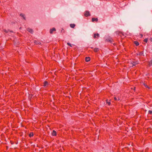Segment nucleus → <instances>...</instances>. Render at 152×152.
I'll list each match as a JSON object with an SVG mask.
<instances>
[{
  "mask_svg": "<svg viewBox=\"0 0 152 152\" xmlns=\"http://www.w3.org/2000/svg\"><path fill=\"white\" fill-rule=\"evenodd\" d=\"M56 31V28L53 27L52 28L50 29V33L51 34H52L53 33V31Z\"/></svg>",
  "mask_w": 152,
  "mask_h": 152,
  "instance_id": "nucleus-1",
  "label": "nucleus"
},
{
  "mask_svg": "<svg viewBox=\"0 0 152 152\" xmlns=\"http://www.w3.org/2000/svg\"><path fill=\"white\" fill-rule=\"evenodd\" d=\"M27 30L28 31L32 34H33V33L34 31L32 29L28 28L27 29Z\"/></svg>",
  "mask_w": 152,
  "mask_h": 152,
  "instance_id": "nucleus-2",
  "label": "nucleus"
},
{
  "mask_svg": "<svg viewBox=\"0 0 152 152\" xmlns=\"http://www.w3.org/2000/svg\"><path fill=\"white\" fill-rule=\"evenodd\" d=\"M84 15H85V16L86 17L90 15V14L89 13V12H88V11H86L85 12Z\"/></svg>",
  "mask_w": 152,
  "mask_h": 152,
  "instance_id": "nucleus-3",
  "label": "nucleus"
},
{
  "mask_svg": "<svg viewBox=\"0 0 152 152\" xmlns=\"http://www.w3.org/2000/svg\"><path fill=\"white\" fill-rule=\"evenodd\" d=\"M106 40L107 41H109L110 42H111L112 41V39L110 38H108L107 39H106Z\"/></svg>",
  "mask_w": 152,
  "mask_h": 152,
  "instance_id": "nucleus-4",
  "label": "nucleus"
},
{
  "mask_svg": "<svg viewBox=\"0 0 152 152\" xmlns=\"http://www.w3.org/2000/svg\"><path fill=\"white\" fill-rule=\"evenodd\" d=\"M85 60L87 62L89 61L90 60V58L89 57H86L85 58Z\"/></svg>",
  "mask_w": 152,
  "mask_h": 152,
  "instance_id": "nucleus-5",
  "label": "nucleus"
},
{
  "mask_svg": "<svg viewBox=\"0 0 152 152\" xmlns=\"http://www.w3.org/2000/svg\"><path fill=\"white\" fill-rule=\"evenodd\" d=\"M98 20V19L97 18H92V22H94L95 21H97Z\"/></svg>",
  "mask_w": 152,
  "mask_h": 152,
  "instance_id": "nucleus-6",
  "label": "nucleus"
},
{
  "mask_svg": "<svg viewBox=\"0 0 152 152\" xmlns=\"http://www.w3.org/2000/svg\"><path fill=\"white\" fill-rule=\"evenodd\" d=\"M56 132L54 130H53V132L52 133V135L53 136H56Z\"/></svg>",
  "mask_w": 152,
  "mask_h": 152,
  "instance_id": "nucleus-7",
  "label": "nucleus"
},
{
  "mask_svg": "<svg viewBox=\"0 0 152 152\" xmlns=\"http://www.w3.org/2000/svg\"><path fill=\"white\" fill-rule=\"evenodd\" d=\"M138 63L137 62L133 61L132 63V66H135L136 64H137Z\"/></svg>",
  "mask_w": 152,
  "mask_h": 152,
  "instance_id": "nucleus-8",
  "label": "nucleus"
},
{
  "mask_svg": "<svg viewBox=\"0 0 152 152\" xmlns=\"http://www.w3.org/2000/svg\"><path fill=\"white\" fill-rule=\"evenodd\" d=\"M75 25L74 24H70V26L72 28H74Z\"/></svg>",
  "mask_w": 152,
  "mask_h": 152,
  "instance_id": "nucleus-9",
  "label": "nucleus"
},
{
  "mask_svg": "<svg viewBox=\"0 0 152 152\" xmlns=\"http://www.w3.org/2000/svg\"><path fill=\"white\" fill-rule=\"evenodd\" d=\"M139 55L140 56H145V55L144 54L143 52H140L139 53Z\"/></svg>",
  "mask_w": 152,
  "mask_h": 152,
  "instance_id": "nucleus-10",
  "label": "nucleus"
},
{
  "mask_svg": "<svg viewBox=\"0 0 152 152\" xmlns=\"http://www.w3.org/2000/svg\"><path fill=\"white\" fill-rule=\"evenodd\" d=\"M34 135V134H33V132H31V133H30L29 134V136L30 137H32Z\"/></svg>",
  "mask_w": 152,
  "mask_h": 152,
  "instance_id": "nucleus-11",
  "label": "nucleus"
},
{
  "mask_svg": "<svg viewBox=\"0 0 152 152\" xmlns=\"http://www.w3.org/2000/svg\"><path fill=\"white\" fill-rule=\"evenodd\" d=\"M134 43L137 46H138V45H139V42H137V41H134Z\"/></svg>",
  "mask_w": 152,
  "mask_h": 152,
  "instance_id": "nucleus-12",
  "label": "nucleus"
},
{
  "mask_svg": "<svg viewBox=\"0 0 152 152\" xmlns=\"http://www.w3.org/2000/svg\"><path fill=\"white\" fill-rule=\"evenodd\" d=\"M48 84V82L47 81H45L44 83V86H46Z\"/></svg>",
  "mask_w": 152,
  "mask_h": 152,
  "instance_id": "nucleus-13",
  "label": "nucleus"
},
{
  "mask_svg": "<svg viewBox=\"0 0 152 152\" xmlns=\"http://www.w3.org/2000/svg\"><path fill=\"white\" fill-rule=\"evenodd\" d=\"M20 16H21V17H22L23 18V19H24V20H25V18L24 16L22 14H20Z\"/></svg>",
  "mask_w": 152,
  "mask_h": 152,
  "instance_id": "nucleus-14",
  "label": "nucleus"
},
{
  "mask_svg": "<svg viewBox=\"0 0 152 152\" xmlns=\"http://www.w3.org/2000/svg\"><path fill=\"white\" fill-rule=\"evenodd\" d=\"M99 50V49L97 48H96L94 49V50L95 52H97Z\"/></svg>",
  "mask_w": 152,
  "mask_h": 152,
  "instance_id": "nucleus-15",
  "label": "nucleus"
},
{
  "mask_svg": "<svg viewBox=\"0 0 152 152\" xmlns=\"http://www.w3.org/2000/svg\"><path fill=\"white\" fill-rule=\"evenodd\" d=\"M149 65L150 66H152V60H151L149 62Z\"/></svg>",
  "mask_w": 152,
  "mask_h": 152,
  "instance_id": "nucleus-16",
  "label": "nucleus"
},
{
  "mask_svg": "<svg viewBox=\"0 0 152 152\" xmlns=\"http://www.w3.org/2000/svg\"><path fill=\"white\" fill-rule=\"evenodd\" d=\"M4 30L6 33H8L9 31V30H7L6 29H4Z\"/></svg>",
  "mask_w": 152,
  "mask_h": 152,
  "instance_id": "nucleus-17",
  "label": "nucleus"
},
{
  "mask_svg": "<svg viewBox=\"0 0 152 152\" xmlns=\"http://www.w3.org/2000/svg\"><path fill=\"white\" fill-rule=\"evenodd\" d=\"M148 113L150 114H152V110H149L148 111Z\"/></svg>",
  "mask_w": 152,
  "mask_h": 152,
  "instance_id": "nucleus-18",
  "label": "nucleus"
},
{
  "mask_svg": "<svg viewBox=\"0 0 152 152\" xmlns=\"http://www.w3.org/2000/svg\"><path fill=\"white\" fill-rule=\"evenodd\" d=\"M148 39H145L144 40V42H148Z\"/></svg>",
  "mask_w": 152,
  "mask_h": 152,
  "instance_id": "nucleus-19",
  "label": "nucleus"
},
{
  "mask_svg": "<svg viewBox=\"0 0 152 152\" xmlns=\"http://www.w3.org/2000/svg\"><path fill=\"white\" fill-rule=\"evenodd\" d=\"M144 86H145V87H146V88H150L149 87H148V86H147L145 84H144Z\"/></svg>",
  "mask_w": 152,
  "mask_h": 152,
  "instance_id": "nucleus-20",
  "label": "nucleus"
},
{
  "mask_svg": "<svg viewBox=\"0 0 152 152\" xmlns=\"http://www.w3.org/2000/svg\"><path fill=\"white\" fill-rule=\"evenodd\" d=\"M67 44L69 45V46L70 47H72V45H71V44H70V43H67Z\"/></svg>",
  "mask_w": 152,
  "mask_h": 152,
  "instance_id": "nucleus-21",
  "label": "nucleus"
},
{
  "mask_svg": "<svg viewBox=\"0 0 152 152\" xmlns=\"http://www.w3.org/2000/svg\"><path fill=\"white\" fill-rule=\"evenodd\" d=\"M114 99L115 100H117V98L116 97H115L114 98ZM118 100H120V99H119V98H118Z\"/></svg>",
  "mask_w": 152,
  "mask_h": 152,
  "instance_id": "nucleus-22",
  "label": "nucleus"
},
{
  "mask_svg": "<svg viewBox=\"0 0 152 152\" xmlns=\"http://www.w3.org/2000/svg\"><path fill=\"white\" fill-rule=\"evenodd\" d=\"M96 34H94V38H96Z\"/></svg>",
  "mask_w": 152,
  "mask_h": 152,
  "instance_id": "nucleus-23",
  "label": "nucleus"
},
{
  "mask_svg": "<svg viewBox=\"0 0 152 152\" xmlns=\"http://www.w3.org/2000/svg\"><path fill=\"white\" fill-rule=\"evenodd\" d=\"M107 103L109 105H110V102H107Z\"/></svg>",
  "mask_w": 152,
  "mask_h": 152,
  "instance_id": "nucleus-24",
  "label": "nucleus"
},
{
  "mask_svg": "<svg viewBox=\"0 0 152 152\" xmlns=\"http://www.w3.org/2000/svg\"><path fill=\"white\" fill-rule=\"evenodd\" d=\"M96 36H97L98 37H99V34H98V33H97V34H96Z\"/></svg>",
  "mask_w": 152,
  "mask_h": 152,
  "instance_id": "nucleus-25",
  "label": "nucleus"
},
{
  "mask_svg": "<svg viewBox=\"0 0 152 152\" xmlns=\"http://www.w3.org/2000/svg\"><path fill=\"white\" fill-rule=\"evenodd\" d=\"M150 40L152 42V38H150Z\"/></svg>",
  "mask_w": 152,
  "mask_h": 152,
  "instance_id": "nucleus-26",
  "label": "nucleus"
},
{
  "mask_svg": "<svg viewBox=\"0 0 152 152\" xmlns=\"http://www.w3.org/2000/svg\"><path fill=\"white\" fill-rule=\"evenodd\" d=\"M34 43L37 44H38V42H35Z\"/></svg>",
  "mask_w": 152,
  "mask_h": 152,
  "instance_id": "nucleus-27",
  "label": "nucleus"
},
{
  "mask_svg": "<svg viewBox=\"0 0 152 152\" xmlns=\"http://www.w3.org/2000/svg\"><path fill=\"white\" fill-rule=\"evenodd\" d=\"M34 43L37 44H38V42H35Z\"/></svg>",
  "mask_w": 152,
  "mask_h": 152,
  "instance_id": "nucleus-28",
  "label": "nucleus"
},
{
  "mask_svg": "<svg viewBox=\"0 0 152 152\" xmlns=\"http://www.w3.org/2000/svg\"><path fill=\"white\" fill-rule=\"evenodd\" d=\"M9 31H10V32H13V31H10V30H9Z\"/></svg>",
  "mask_w": 152,
  "mask_h": 152,
  "instance_id": "nucleus-29",
  "label": "nucleus"
},
{
  "mask_svg": "<svg viewBox=\"0 0 152 152\" xmlns=\"http://www.w3.org/2000/svg\"><path fill=\"white\" fill-rule=\"evenodd\" d=\"M63 30H64V29H62V30L61 31V32H62Z\"/></svg>",
  "mask_w": 152,
  "mask_h": 152,
  "instance_id": "nucleus-30",
  "label": "nucleus"
},
{
  "mask_svg": "<svg viewBox=\"0 0 152 152\" xmlns=\"http://www.w3.org/2000/svg\"><path fill=\"white\" fill-rule=\"evenodd\" d=\"M41 44V43L40 42H38V44Z\"/></svg>",
  "mask_w": 152,
  "mask_h": 152,
  "instance_id": "nucleus-31",
  "label": "nucleus"
},
{
  "mask_svg": "<svg viewBox=\"0 0 152 152\" xmlns=\"http://www.w3.org/2000/svg\"><path fill=\"white\" fill-rule=\"evenodd\" d=\"M140 35L141 36V37H142L143 36V35L142 34H141Z\"/></svg>",
  "mask_w": 152,
  "mask_h": 152,
  "instance_id": "nucleus-32",
  "label": "nucleus"
},
{
  "mask_svg": "<svg viewBox=\"0 0 152 152\" xmlns=\"http://www.w3.org/2000/svg\"><path fill=\"white\" fill-rule=\"evenodd\" d=\"M134 90H135V87H134Z\"/></svg>",
  "mask_w": 152,
  "mask_h": 152,
  "instance_id": "nucleus-33",
  "label": "nucleus"
}]
</instances>
